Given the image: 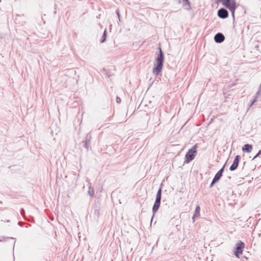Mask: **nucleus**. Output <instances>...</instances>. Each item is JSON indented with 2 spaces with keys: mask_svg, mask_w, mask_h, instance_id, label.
Instances as JSON below:
<instances>
[{
  "mask_svg": "<svg viewBox=\"0 0 261 261\" xmlns=\"http://www.w3.org/2000/svg\"><path fill=\"white\" fill-rule=\"evenodd\" d=\"M164 60V54L161 48H160V53L155 59V63L154 64L152 71L153 74L155 75H158L159 73L162 71L163 67Z\"/></svg>",
  "mask_w": 261,
  "mask_h": 261,
  "instance_id": "nucleus-1",
  "label": "nucleus"
},
{
  "mask_svg": "<svg viewBox=\"0 0 261 261\" xmlns=\"http://www.w3.org/2000/svg\"><path fill=\"white\" fill-rule=\"evenodd\" d=\"M197 148V144H195L191 149L186 153L185 155V163H189L192 161L196 155V149Z\"/></svg>",
  "mask_w": 261,
  "mask_h": 261,
  "instance_id": "nucleus-2",
  "label": "nucleus"
},
{
  "mask_svg": "<svg viewBox=\"0 0 261 261\" xmlns=\"http://www.w3.org/2000/svg\"><path fill=\"white\" fill-rule=\"evenodd\" d=\"M161 195H162V188H160L158 191L156 196L155 201V202H154V205L152 207V212L153 213V215L152 217V218L151 220V222L152 221L154 214L158 211V210H159V208L160 207V203H161Z\"/></svg>",
  "mask_w": 261,
  "mask_h": 261,
  "instance_id": "nucleus-3",
  "label": "nucleus"
},
{
  "mask_svg": "<svg viewBox=\"0 0 261 261\" xmlns=\"http://www.w3.org/2000/svg\"><path fill=\"white\" fill-rule=\"evenodd\" d=\"M223 5L229 9L231 11L232 16L234 17V11L236 8V0H222Z\"/></svg>",
  "mask_w": 261,
  "mask_h": 261,
  "instance_id": "nucleus-4",
  "label": "nucleus"
},
{
  "mask_svg": "<svg viewBox=\"0 0 261 261\" xmlns=\"http://www.w3.org/2000/svg\"><path fill=\"white\" fill-rule=\"evenodd\" d=\"M245 247V244L240 241L236 244V251L234 252V255L238 258L240 257V255L242 254L243 251Z\"/></svg>",
  "mask_w": 261,
  "mask_h": 261,
  "instance_id": "nucleus-5",
  "label": "nucleus"
},
{
  "mask_svg": "<svg viewBox=\"0 0 261 261\" xmlns=\"http://www.w3.org/2000/svg\"><path fill=\"white\" fill-rule=\"evenodd\" d=\"M218 16L222 19L226 18L228 16V12L224 8H221L218 11Z\"/></svg>",
  "mask_w": 261,
  "mask_h": 261,
  "instance_id": "nucleus-6",
  "label": "nucleus"
},
{
  "mask_svg": "<svg viewBox=\"0 0 261 261\" xmlns=\"http://www.w3.org/2000/svg\"><path fill=\"white\" fill-rule=\"evenodd\" d=\"M240 160V155H237L235 157V158H234V159L233 160L232 164L230 167L229 169H230V171H234V170H235L237 168V167L238 166V165H239V163Z\"/></svg>",
  "mask_w": 261,
  "mask_h": 261,
  "instance_id": "nucleus-7",
  "label": "nucleus"
},
{
  "mask_svg": "<svg viewBox=\"0 0 261 261\" xmlns=\"http://www.w3.org/2000/svg\"><path fill=\"white\" fill-rule=\"evenodd\" d=\"M91 134L90 133H88L85 138V140L83 142L84 143V147L88 150L90 146V142L91 139Z\"/></svg>",
  "mask_w": 261,
  "mask_h": 261,
  "instance_id": "nucleus-8",
  "label": "nucleus"
},
{
  "mask_svg": "<svg viewBox=\"0 0 261 261\" xmlns=\"http://www.w3.org/2000/svg\"><path fill=\"white\" fill-rule=\"evenodd\" d=\"M225 39L224 36L221 33L216 34L214 37V40L216 43H222Z\"/></svg>",
  "mask_w": 261,
  "mask_h": 261,
  "instance_id": "nucleus-9",
  "label": "nucleus"
},
{
  "mask_svg": "<svg viewBox=\"0 0 261 261\" xmlns=\"http://www.w3.org/2000/svg\"><path fill=\"white\" fill-rule=\"evenodd\" d=\"M178 2L182 4V6L185 9L187 10H190L191 5L189 0H178Z\"/></svg>",
  "mask_w": 261,
  "mask_h": 261,
  "instance_id": "nucleus-10",
  "label": "nucleus"
},
{
  "mask_svg": "<svg viewBox=\"0 0 261 261\" xmlns=\"http://www.w3.org/2000/svg\"><path fill=\"white\" fill-rule=\"evenodd\" d=\"M200 206H197L196 207V208H195V212H194V214L193 216V217H192V220H193V222H194L195 221V219L196 218H198L200 216Z\"/></svg>",
  "mask_w": 261,
  "mask_h": 261,
  "instance_id": "nucleus-11",
  "label": "nucleus"
},
{
  "mask_svg": "<svg viewBox=\"0 0 261 261\" xmlns=\"http://www.w3.org/2000/svg\"><path fill=\"white\" fill-rule=\"evenodd\" d=\"M252 149V146L251 145L246 144L242 148V150L244 151L247 152H250Z\"/></svg>",
  "mask_w": 261,
  "mask_h": 261,
  "instance_id": "nucleus-12",
  "label": "nucleus"
},
{
  "mask_svg": "<svg viewBox=\"0 0 261 261\" xmlns=\"http://www.w3.org/2000/svg\"><path fill=\"white\" fill-rule=\"evenodd\" d=\"M225 164L223 166V167L220 169L219 171L216 174V176L220 178L222 176V173L224 172V169L225 168Z\"/></svg>",
  "mask_w": 261,
  "mask_h": 261,
  "instance_id": "nucleus-13",
  "label": "nucleus"
},
{
  "mask_svg": "<svg viewBox=\"0 0 261 261\" xmlns=\"http://www.w3.org/2000/svg\"><path fill=\"white\" fill-rule=\"evenodd\" d=\"M88 194L91 197L93 196L94 194V190L91 186L89 187Z\"/></svg>",
  "mask_w": 261,
  "mask_h": 261,
  "instance_id": "nucleus-14",
  "label": "nucleus"
},
{
  "mask_svg": "<svg viewBox=\"0 0 261 261\" xmlns=\"http://www.w3.org/2000/svg\"><path fill=\"white\" fill-rule=\"evenodd\" d=\"M261 95V83L259 87V90L258 92L256 93V94L254 96V99H257L258 98V96Z\"/></svg>",
  "mask_w": 261,
  "mask_h": 261,
  "instance_id": "nucleus-15",
  "label": "nucleus"
},
{
  "mask_svg": "<svg viewBox=\"0 0 261 261\" xmlns=\"http://www.w3.org/2000/svg\"><path fill=\"white\" fill-rule=\"evenodd\" d=\"M106 37H107V30H106V29H105L103 33V35L102 36V39L100 41L101 43H103L104 42H105V41L106 40Z\"/></svg>",
  "mask_w": 261,
  "mask_h": 261,
  "instance_id": "nucleus-16",
  "label": "nucleus"
},
{
  "mask_svg": "<svg viewBox=\"0 0 261 261\" xmlns=\"http://www.w3.org/2000/svg\"><path fill=\"white\" fill-rule=\"evenodd\" d=\"M220 178H219V177H218L217 176H216V175H215L213 179V181H214V182H217V181H218L219 180Z\"/></svg>",
  "mask_w": 261,
  "mask_h": 261,
  "instance_id": "nucleus-17",
  "label": "nucleus"
},
{
  "mask_svg": "<svg viewBox=\"0 0 261 261\" xmlns=\"http://www.w3.org/2000/svg\"><path fill=\"white\" fill-rule=\"evenodd\" d=\"M116 13L118 17V18H119V20L120 21H121V19H120V13H119V11L118 9H117L116 11Z\"/></svg>",
  "mask_w": 261,
  "mask_h": 261,
  "instance_id": "nucleus-18",
  "label": "nucleus"
},
{
  "mask_svg": "<svg viewBox=\"0 0 261 261\" xmlns=\"http://www.w3.org/2000/svg\"><path fill=\"white\" fill-rule=\"evenodd\" d=\"M257 101V99H253L251 104L249 106V108H250L255 102Z\"/></svg>",
  "mask_w": 261,
  "mask_h": 261,
  "instance_id": "nucleus-19",
  "label": "nucleus"
},
{
  "mask_svg": "<svg viewBox=\"0 0 261 261\" xmlns=\"http://www.w3.org/2000/svg\"><path fill=\"white\" fill-rule=\"evenodd\" d=\"M20 214L22 216H24V214H25V212H24V210L23 208H21L20 210Z\"/></svg>",
  "mask_w": 261,
  "mask_h": 261,
  "instance_id": "nucleus-20",
  "label": "nucleus"
},
{
  "mask_svg": "<svg viewBox=\"0 0 261 261\" xmlns=\"http://www.w3.org/2000/svg\"><path fill=\"white\" fill-rule=\"evenodd\" d=\"M116 102L118 103H120L121 102V99L119 97H117L116 98Z\"/></svg>",
  "mask_w": 261,
  "mask_h": 261,
  "instance_id": "nucleus-21",
  "label": "nucleus"
},
{
  "mask_svg": "<svg viewBox=\"0 0 261 261\" xmlns=\"http://www.w3.org/2000/svg\"><path fill=\"white\" fill-rule=\"evenodd\" d=\"M215 184V182H214V181H212V183L211 184V185L210 186V187L212 188Z\"/></svg>",
  "mask_w": 261,
  "mask_h": 261,
  "instance_id": "nucleus-22",
  "label": "nucleus"
},
{
  "mask_svg": "<svg viewBox=\"0 0 261 261\" xmlns=\"http://www.w3.org/2000/svg\"><path fill=\"white\" fill-rule=\"evenodd\" d=\"M260 155H258V153L254 156L252 160H254L255 158H256L257 156H259Z\"/></svg>",
  "mask_w": 261,
  "mask_h": 261,
  "instance_id": "nucleus-23",
  "label": "nucleus"
},
{
  "mask_svg": "<svg viewBox=\"0 0 261 261\" xmlns=\"http://www.w3.org/2000/svg\"><path fill=\"white\" fill-rule=\"evenodd\" d=\"M258 155H261V149L258 152Z\"/></svg>",
  "mask_w": 261,
  "mask_h": 261,
  "instance_id": "nucleus-24",
  "label": "nucleus"
},
{
  "mask_svg": "<svg viewBox=\"0 0 261 261\" xmlns=\"http://www.w3.org/2000/svg\"><path fill=\"white\" fill-rule=\"evenodd\" d=\"M15 241H14V244H13V247H14V246H15Z\"/></svg>",
  "mask_w": 261,
  "mask_h": 261,
  "instance_id": "nucleus-25",
  "label": "nucleus"
},
{
  "mask_svg": "<svg viewBox=\"0 0 261 261\" xmlns=\"http://www.w3.org/2000/svg\"><path fill=\"white\" fill-rule=\"evenodd\" d=\"M11 239L14 240V239L13 238H11Z\"/></svg>",
  "mask_w": 261,
  "mask_h": 261,
  "instance_id": "nucleus-26",
  "label": "nucleus"
},
{
  "mask_svg": "<svg viewBox=\"0 0 261 261\" xmlns=\"http://www.w3.org/2000/svg\"><path fill=\"white\" fill-rule=\"evenodd\" d=\"M0 241H3L2 239H0Z\"/></svg>",
  "mask_w": 261,
  "mask_h": 261,
  "instance_id": "nucleus-27",
  "label": "nucleus"
}]
</instances>
